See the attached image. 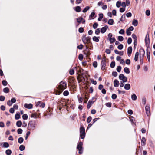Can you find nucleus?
Wrapping results in <instances>:
<instances>
[{
    "instance_id": "6ab92c4d",
    "label": "nucleus",
    "mask_w": 155,
    "mask_h": 155,
    "mask_svg": "<svg viewBox=\"0 0 155 155\" xmlns=\"http://www.w3.org/2000/svg\"><path fill=\"white\" fill-rule=\"evenodd\" d=\"M141 145L143 146H144L146 144V139L144 137H142L141 140Z\"/></svg>"
},
{
    "instance_id": "393cba45",
    "label": "nucleus",
    "mask_w": 155,
    "mask_h": 155,
    "mask_svg": "<svg viewBox=\"0 0 155 155\" xmlns=\"http://www.w3.org/2000/svg\"><path fill=\"white\" fill-rule=\"evenodd\" d=\"M99 17L98 18V20L99 21H101L103 18V15L102 13H100L99 14Z\"/></svg>"
},
{
    "instance_id": "cd10ccee",
    "label": "nucleus",
    "mask_w": 155,
    "mask_h": 155,
    "mask_svg": "<svg viewBox=\"0 0 155 155\" xmlns=\"http://www.w3.org/2000/svg\"><path fill=\"white\" fill-rule=\"evenodd\" d=\"M38 114L36 113L32 114L31 115V117L32 118H37Z\"/></svg>"
},
{
    "instance_id": "603ef678",
    "label": "nucleus",
    "mask_w": 155,
    "mask_h": 155,
    "mask_svg": "<svg viewBox=\"0 0 155 155\" xmlns=\"http://www.w3.org/2000/svg\"><path fill=\"white\" fill-rule=\"evenodd\" d=\"M71 102L70 101H69L68 99V100L66 102L65 105L68 107V105H69Z\"/></svg>"
},
{
    "instance_id": "09e8293b",
    "label": "nucleus",
    "mask_w": 155,
    "mask_h": 155,
    "mask_svg": "<svg viewBox=\"0 0 155 155\" xmlns=\"http://www.w3.org/2000/svg\"><path fill=\"white\" fill-rule=\"evenodd\" d=\"M5 99V97L4 96H0V101H4Z\"/></svg>"
},
{
    "instance_id": "423d86ee",
    "label": "nucleus",
    "mask_w": 155,
    "mask_h": 155,
    "mask_svg": "<svg viewBox=\"0 0 155 155\" xmlns=\"http://www.w3.org/2000/svg\"><path fill=\"white\" fill-rule=\"evenodd\" d=\"M35 105L36 107L39 106L43 108L45 107V104L44 103H42L41 101H39L36 103Z\"/></svg>"
},
{
    "instance_id": "b1692460",
    "label": "nucleus",
    "mask_w": 155,
    "mask_h": 155,
    "mask_svg": "<svg viewBox=\"0 0 155 155\" xmlns=\"http://www.w3.org/2000/svg\"><path fill=\"white\" fill-rule=\"evenodd\" d=\"M124 72L127 74H128L130 73L129 69V68H128L127 67H125L124 68Z\"/></svg>"
},
{
    "instance_id": "f8f14e48",
    "label": "nucleus",
    "mask_w": 155,
    "mask_h": 155,
    "mask_svg": "<svg viewBox=\"0 0 155 155\" xmlns=\"http://www.w3.org/2000/svg\"><path fill=\"white\" fill-rule=\"evenodd\" d=\"M82 143L81 142H80L78 144V145L77 146V149H82Z\"/></svg>"
},
{
    "instance_id": "f257e3e1",
    "label": "nucleus",
    "mask_w": 155,
    "mask_h": 155,
    "mask_svg": "<svg viewBox=\"0 0 155 155\" xmlns=\"http://www.w3.org/2000/svg\"><path fill=\"white\" fill-rule=\"evenodd\" d=\"M67 87L66 83L64 81H61L60 82L59 85L57 87L58 90L55 91L56 94H60L63 90L66 88Z\"/></svg>"
},
{
    "instance_id": "774afa93",
    "label": "nucleus",
    "mask_w": 155,
    "mask_h": 155,
    "mask_svg": "<svg viewBox=\"0 0 155 155\" xmlns=\"http://www.w3.org/2000/svg\"><path fill=\"white\" fill-rule=\"evenodd\" d=\"M83 45L82 44H80L78 46V48L79 49H82L83 48Z\"/></svg>"
},
{
    "instance_id": "c9c22d12",
    "label": "nucleus",
    "mask_w": 155,
    "mask_h": 155,
    "mask_svg": "<svg viewBox=\"0 0 155 155\" xmlns=\"http://www.w3.org/2000/svg\"><path fill=\"white\" fill-rule=\"evenodd\" d=\"M3 91L5 93H7L9 91V89L8 87H5Z\"/></svg>"
},
{
    "instance_id": "2f4dec72",
    "label": "nucleus",
    "mask_w": 155,
    "mask_h": 155,
    "mask_svg": "<svg viewBox=\"0 0 155 155\" xmlns=\"http://www.w3.org/2000/svg\"><path fill=\"white\" fill-rule=\"evenodd\" d=\"M109 39V41H110V43H112L115 41V39L114 37H113L111 38H110Z\"/></svg>"
},
{
    "instance_id": "a211bd4d",
    "label": "nucleus",
    "mask_w": 155,
    "mask_h": 155,
    "mask_svg": "<svg viewBox=\"0 0 155 155\" xmlns=\"http://www.w3.org/2000/svg\"><path fill=\"white\" fill-rule=\"evenodd\" d=\"M22 124V122L20 120L17 121L16 123V125L18 127H21V126Z\"/></svg>"
},
{
    "instance_id": "5701e85b",
    "label": "nucleus",
    "mask_w": 155,
    "mask_h": 155,
    "mask_svg": "<svg viewBox=\"0 0 155 155\" xmlns=\"http://www.w3.org/2000/svg\"><path fill=\"white\" fill-rule=\"evenodd\" d=\"M93 40L95 42H98L99 41V37L94 36L93 38Z\"/></svg>"
},
{
    "instance_id": "4c0bfd02",
    "label": "nucleus",
    "mask_w": 155,
    "mask_h": 155,
    "mask_svg": "<svg viewBox=\"0 0 155 155\" xmlns=\"http://www.w3.org/2000/svg\"><path fill=\"white\" fill-rule=\"evenodd\" d=\"M118 40L120 41H123L124 38L121 36H119L118 38Z\"/></svg>"
},
{
    "instance_id": "c756f323",
    "label": "nucleus",
    "mask_w": 155,
    "mask_h": 155,
    "mask_svg": "<svg viewBox=\"0 0 155 155\" xmlns=\"http://www.w3.org/2000/svg\"><path fill=\"white\" fill-rule=\"evenodd\" d=\"M5 152L7 155H10L12 153L11 150L9 149L7 150Z\"/></svg>"
},
{
    "instance_id": "de8ad7c7",
    "label": "nucleus",
    "mask_w": 155,
    "mask_h": 155,
    "mask_svg": "<svg viewBox=\"0 0 155 155\" xmlns=\"http://www.w3.org/2000/svg\"><path fill=\"white\" fill-rule=\"evenodd\" d=\"M84 31V29L82 27H80L79 28L78 31L80 33H82Z\"/></svg>"
},
{
    "instance_id": "a19ab883",
    "label": "nucleus",
    "mask_w": 155,
    "mask_h": 155,
    "mask_svg": "<svg viewBox=\"0 0 155 155\" xmlns=\"http://www.w3.org/2000/svg\"><path fill=\"white\" fill-rule=\"evenodd\" d=\"M115 66V62H112L110 64V67L113 68H114Z\"/></svg>"
},
{
    "instance_id": "58836bf2",
    "label": "nucleus",
    "mask_w": 155,
    "mask_h": 155,
    "mask_svg": "<svg viewBox=\"0 0 155 155\" xmlns=\"http://www.w3.org/2000/svg\"><path fill=\"white\" fill-rule=\"evenodd\" d=\"M22 130L21 129L19 128L18 129L17 132L19 134H21L22 133Z\"/></svg>"
},
{
    "instance_id": "473e14b6",
    "label": "nucleus",
    "mask_w": 155,
    "mask_h": 155,
    "mask_svg": "<svg viewBox=\"0 0 155 155\" xmlns=\"http://www.w3.org/2000/svg\"><path fill=\"white\" fill-rule=\"evenodd\" d=\"M90 8V7L89 6H86L84 9L83 10V12L84 13L86 12L87 10H88Z\"/></svg>"
},
{
    "instance_id": "bf43d9fd",
    "label": "nucleus",
    "mask_w": 155,
    "mask_h": 155,
    "mask_svg": "<svg viewBox=\"0 0 155 155\" xmlns=\"http://www.w3.org/2000/svg\"><path fill=\"white\" fill-rule=\"evenodd\" d=\"M132 42V39L130 38H129L127 40V43L128 44H130Z\"/></svg>"
},
{
    "instance_id": "9d476101",
    "label": "nucleus",
    "mask_w": 155,
    "mask_h": 155,
    "mask_svg": "<svg viewBox=\"0 0 155 155\" xmlns=\"http://www.w3.org/2000/svg\"><path fill=\"white\" fill-rule=\"evenodd\" d=\"M108 28V27L106 25L105 26L102 27L101 30V33H105L107 30V29Z\"/></svg>"
},
{
    "instance_id": "37998d69",
    "label": "nucleus",
    "mask_w": 155,
    "mask_h": 155,
    "mask_svg": "<svg viewBox=\"0 0 155 155\" xmlns=\"http://www.w3.org/2000/svg\"><path fill=\"white\" fill-rule=\"evenodd\" d=\"M63 94L64 96H67L68 95L69 92L68 91H65L63 92Z\"/></svg>"
},
{
    "instance_id": "4468645a",
    "label": "nucleus",
    "mask_w": 155,
    "mask_h": 155,
    "mask_svg": "<svg viewBox=\"0 0 155 155\" xmlns=\"http://www.w3.org/2000/svg\"><path fill=\"white\" fill-rule=\"evenodd\" d=\"M114 86L115 87H118L119 86V81L117 80H115L114 81Z\"/></svg>"
},
{
    "instance_id": "0e129e2a",
    "label": "nucleus",
    "mask_w": 155,
    "mask_h": 155,
    "mask_svg": "<svg viewBox=\"0 0 155 155\" xmlns=\"http://www.w3.org/2000/svg\"><path fill=\"white\" fill-rule=\"evenodd\" d=\"M126 32L127 35H130L131 34L130 31L127 29V30Z\"/></svg>"
},
{
    "instance_id": "a18cd8bd",
    "label": "nucleus",
    "mask_w": 155,
    "mask_h": 155,
    "mask_svg": "<svg viewBox=\"0 0 155 155\" xmlns=\"http://www.w3.org/2000/svg\"><path fill=\"white\" fill-rule=\"evenodd\" d=\"M121 69V67L120 66H118L117 68V71L118 72H120Z\"/></svg>"
},
{
    "instance_id": "79ce46f5",
    "label": "nucleus",
    "mask_w": 155,
    "mask_h": 155,
    "mask_svg": "<svg viewBox=\"0 0 155 155\" xmlns=\"http://www.w3.org/2000/svg\"><path fill=\"white\" fill-rule=\"evenodd\" d=\"M123 45L120 44L118 46L117 48L120 50H121L123 49Z\"/></svg>"
},
{
    "instance_id": "1a4fd4ad",
    "label": "nucleus",
    "mask_w": 155,
    "mask_h": 155,
    "mask_svg": "<svg viewBox=\"0 0 155 155\" xmlns=\"http://www.w3.org/2000/svg\"><path fill=\"white\" fill-rule=\"evenodd\" d=\"M150 107L149 106H146L145 107V110L146 111V113L147 116H149L150 115Z\"/></svg>"
},
{
    "instance_id": "680f3d73",
    "label": "nucleus",
    "mask_w": 155,
    "mask_h": 155,
    "mask_svg": "<svg viewBox=\"0 0 155 155\" xmlns=\"http://www.w3.org/2000/svg\"><path fill=\"white\" fill-rule=\"evenodd\" d=\"M74 71L73 69H71L69 71L70 74L71 75H73L74 73Z\"/></svg>"
},
{
    "instance_id": "864d4df0",
    "label": "nucleus",
    "mask_w": 155,
    "mask_h": 155,
    "mask_svg": "<svg viewBox=\"0 0 155 155\" xmlns=\"http://www.w3.org/2000/svg\"><path fill=\"white\" fill-rule=\"evenodd\" d=\"M126 16L127 17H130L132 16V14L130 12H128L126 13Z\"/></svg>"
},
{
    "instance_id": "6e6552de",
    "label": "nucleus",
    "mask_w": 155,
    "mask_h": 155,
    "mask_svg": "<svg viewBox=\"0 0 155 155\" xmlns=\"http://www.w3.org/2000/svg\"><path fill=\"white\" fill-rule=\"evenodd\" d=\"M24 107L28 109H30L32 108L33 107V105L31 104H25L24 105Z\"/></svg>"
},
{
    "instance_id": "a878e982",
    "label": "nucleus",
    "mask_w": 155,
    "mask_h": 155,
    "mask_svg": "<svg viewBox=\"0 0 155 155\" xmlns=\"http://www.w3.org/2000/svg\"><path fill=\"white\" fill-rule=\"evenodd\" d=\"M108 24L110 25H112L114 23V20L113 19H110L109 20L108 22Z\"/></svg>"
},
{
    "instance_id": "6e6d98bb",
    "label": "nucleus",
    "mask_w": 155,
    "mask_h": 155,
    "mask_svg": "<svg viewBox=\"0 0 155 155\" xmlns=\"http://www.w3.org/2000/svg\"><path fill=\"white\" fill-rule=\"evenodd\" d=\"M91 119H92V118L91 117H90V116L89 117L87 118V122L88 123H89V122H90L91 120Z\"/></svg>"
},
{
    "instance_id": "aec40b11",
    "label": "nucleus",
    "mask_w": 155,
    "mask_h": 155,
    "mask_svg": "<svg viewBox=\"0 0 155 155\" xmlns=\"http://www.w3.org/2000/svg\"><path fill=\"white\" fill-rule=\"evenodd\" d=\"M105 63H106V61H105V58H103L102 59V61H101V64L102 65V68L103 67V66H104L105 67Z\"/></svg>"
},
{
    "instance_id": "7c9ffc66",
    "label": "nucleus",
    "mask_w": 155,
    "mask_h": 155,
    "mask_svg": "<svg viewBox=\"0 0 155 155\" xmlns=\"http://www.w3.org/2000/svg\"><path fill=\"white\" fill-rule=\"evenodd\" d=\"M19 149L21 151H22L25 150V147L23 145H21L20 146Z\"/></svg>"
},
{
    "instance_id": "20e7f679",
    "label": "nucleus",
    "mask_w": 155,
    "mask_h": 155,
    "mask_svg": "<svg viewBox=\"0 0 155 155\" xmlns=\"http://www.w3.org/2000/svg\"><path fill=\"white\" fill-rule=\"evenodd\" d=\"M119 78L120 80L122 81V82L123 83L126 82L127 81V78L123 74H120Z\"/></svg>"
},
{
    "instance_id": "e2e57ef3",
    "label": "nucleus",
    "mask_w": 155,
    "mask_h": 155,
    "mask_svg": "<svg viewBox=\"0 0 155 155\" xmlns=\"http://www.w3.org/2000/svg\"><path fill=\"white\" fill-rule=\"evenodd\" d=\"M117 95L115 94H112V98L113 99H115L117 98Z\"/></svg>"
},
{
    "instance_id": "338daca9",
    "label": "nucleus",
    "mask_w": 155,
    "mask_h": 155,
    "mask_svg": "<svg viewBox=\"0 0 155 155\" xmlns=\"http://www.w3.org/2000/svg\"><path fill=\"white\" fill-rule=\"evenodd\" d=\"M2 84L3 85L6 86L7 85V83L5 81L3 80L2 81Z\"/></svg>"
},
{
    "instance_id": "39448f33",
    "label": "nucleus",
    "mask_w": 155,
    "mask_h": 155,
    "mask_svg": "<svg viewBox=\"0 0 155 155\" xmlns=\"http://www.w3.org/2000/svg\"><path fill=\"white\" fill-rule=\"evenodd\" d=\"M28 128L29 130H34L35 129L34 124L32 122H30L28 124Z\"/></svg>"
},
{
    "instance_id": "69168bd1",
    "label": "nucleus",
    "mask_w": 155,
    "mask_h": 155,
    "mask_svg": "<svg viewBox=\"0 0 155 155\" xmlns=\"http://www.w3.org/2000/svg\"><path fill=\"white\" fill-rule=\"evenodd\" d=\"M93 66L95 68H96L97 67V62H94L93 64Z\"/></svg>"
},
{
    "instance_id": "bb28decb",
    "label": "nucleus",
    "mask_w": 155,
    "mask_h": 155,
    "mask_svg": "<svg viewBox=\"0 0 155 155\" xmlns=\"http://www.w3.org/2000/svg\"><path fill=\"white\" fill-rule=\"evenodd\" d=\"M116 6L117 8H119L121 6V2L118 1L116 3Z\"/></svg>"
},
{
    "instance_id": "c03bdc74",
    "label": "nucleus",
    "mask_w": 155,
    "mask_h": 155,
    "mask_svg": "<svg viewBox=\"0 0 155 155\" xmlns=\"http://www.w3.org/2000/svg\"><path fill=\"white\" fill-rule=\"evenodd\" d=\"M119 33L120 34H124L125 31L124 29H121L119 31Z\"/></svg>"
},
{
    "instance_id": "ea45409f",
    "label": "nucleus",
    "mask_w": 155,
    "mask_h": 155,
    "mask_svg": "<svg viewBox=\"0 0 155 155\" xmlns=\"http://www.w3.org/2000/svg\"><path fill=\"white\" fill-rule=\"evenodd\" d=\"M3 146L4 147L7 148L9 147V144L7 142H5L3 144Z\"/></svg>"
},
{
    "instance_id": "2eb2a0df",
    "label": "nucleus",
    "mask_w": 155,
    "mask_h": 155,
    "mask_svg": "<svg viewBox=\"0 0 155 155\" xmlns=\"http://www.w3.org/2000/svg\"><path fill=\"white\" fill-rule=\"evenodd\" d=\"M138 24V21L137 20L134 19L132 21V25H133L136 26H137Z\"/></svg>"
},
{
    "instance_id": "052dcab7",
    "label": "nucleus",
    "mask_w": 155,
    "mask_h": 155,
    "mask_svg": "<svg viewBox=\"0 0 155 155\" xmlns=\"http://www.w3.org/2000/svg\"><path fill=\"white\" fill-rule=\"evenodd\" d=\"M30 131H28L27 132V133H26V137L25 138V139H26V140L27 139L28 136L30 135Z\"/></svg>"
},
{
    "instance_id": "f03ea898",
    "label": "nucleus",
    "mask_w": 155,
    "mask_h": 155,
    "mask_svg": "<svg viewBox=\"0 0 155 155\" xmlns=\"http://www.w3.org/2000/svg\"><path fill=\"white\" fill-rule=\"evenodd\" d=\"M82 40L83 43L85 44H88L90 42L91 38L86 35H83L82 37Z\"/></svg>"
},
{
    "instance_id": "4be33fe9",
    "label": "nucleus",
    "mask_w": 155,
    "mask_h": 155,
    "mask_svg": "<svg viewBox=\"0 0 155 155\" xmlns=\"http://www.w3.org/2000/svg\"><path fill=\"white\" fill-rule=\"evenodd\" d=\"M75 10L77 12H79L81 11V8L79 6H77L75 7Z\"/></svg>"
},
{
    "instance_id": "3c124183",
    "label": "nucleus",
    "mask_w": 155,
    "mask_h": 155,
    "mask_svg": "<svg viewBox=\"0 0 155 155\" xmlns=\"http://www.w3.org/2000/svg\"><path fill=\"white\" fill-rule=\"evenodd\" d=\"M100 32V30L99 28L97 29L95 31V33L98 35Z\"/></svg>"
},
{
    "instance_id": "f3484780",
    "label": "nucleus",
    "mask_w": 155,
    "mask_h": 155,
    "mask_svg": "<svg viewBox=\"0 0 155 155\" xmlns=\"http://www.w3.org/2000/svg\"><path fill=\"white\" fill-rule=\"evenodd\" d=\"M132 51V48L131 47H129L127 49V53L128 54H131Z\"/></svg>"
},
{
    "instance_id": "e433bc0d",
    "label": "nucleus",
    "mask_w": 155,
    "mask_h": 155,
    "mask_svg": "<svg viewBox=\"0 0 155 155\" xmlns=\"http://www.w3.org/2000/svg\"><path fill=\"white\" fill-rule=\"evenodd\" d=\"M28 116L26 114H24L22 116V118L24 120H26L28 119Z\"/></svg>"
},
{
    "instance_id": "13d9d810",
    "label": "nucleus",
    "mask_w": 155,
    "mask_h": 155,
    "mask_svg": "<svg viewBox=\"0 0 155 155\" xmlns=\"http://www.w3.org/2000/svg\"><path fill=\"white\" fill-rule=\"evenodd\" d=\"M14 111L15 110L14 109V108H11L9 110V112L12 114L14 112Z\"/></svg>"
},
{
    "instance_id": "49530a36",
    "label": "nucleus",
    "mask_w": 155,
    "mask_h": 155,
    "mask_svg": "<svg viewBox=\"0 0 155 155\" xmlns=\"http://www.w3.org/2000/svg\"><path fill=\"white\" fill-rule=\"evenodd\" d=\"M125 10V8H121L120 9V12H123Z\"/></svg>"
},
{
    "instance_id": "dca6fc26",
    "label": "nucleus",
    "mask_w": 155,
    "mask_h": 155,
    "mask_svg": "<svg viewBox=\"0 0 155 155\" xmlns=\"http://www.w3.org/2000/svg\"><path fill=\"white\" fill-rule=\"evenodd\" d=\"M124 88L126 90H128L130 88V85L129 84H126L124 86Z\"/></svg>"
},
{
    "instance_id": "5fc2aeb1",
    "label": "nucleus",
    "mask_w": 155,
    "mask_h": 155,
    "mask_svg": "<svg viewBox=\"0 0 155 155\" xmlns=\"http://www.w3.org/2000/svg\"><path fill=\"white\" fill-rule=\"evenodd\" d=\"M146 14L147 16H149L150 14V12L149 10H147L146 11Z\"/></svg>"
},
{
    "instance_id": "c85d7f7f",
    "label": "nucleus",
    "mask_w": 155,
    "mask_h": 155,
    "mask_svg": "<svg viewBox=\"0 0 155 155\" xmlns=\"http://www.w3.org/2000/svg\"><path fill=\"white\" fill-rule=\"evenodd\" d=\"M23 141L24 139L21 137L19 138L18 140V142L20 144L21 143L23 142Z\"/></svg>"
},
{
    "instance_id": "412c9836",
    "label": "nucleus",
    "mask_w": 155,
    "mask_h": 155,
    "mask_svg": "<svg viewBox=\"0 0 155 155\" xmlns=\"http://www.w3.org/2000/svg\"><path fill=\"white\" fill-rule=\"evenodd\" d=\"M138 56L139 53L138 52H137L135 54L134 57V60L136 61H137L138 60Z\"/></svg>"
},
{
    "instance_id": "4d7b16f0",
    "label": "nucleus",
    "mask_w": 155,
    "mask_h": 155,
    "mask_svg": "<svg viewBox=\"0 0 155 155\" xmlns=\"http://www.w3.org/2000/svg\"><path fill=\"white\" fill-rule=\"evenodd\" d=\"M105 104L108 107H111V103L110 102L106 103Z\"/></svg>"
},
{
    "instance_id": "9b49d317",
    "label": "nucleus",
    "mask_w": 155,
    "mask_h": 155,
    "mask_svg": "<svg viewBox=\"0 0 155 155\" xmlns=\"http://www.w3.org/2000/svg\"><path fill=\"white\" fill-rule=\"evenodd\" d=\"M93 103L94 102L90 100L87 103V108L88 109L90 108Z\"/></svg>"
},
{
    "instance_id": "0eeeda50",
    "label": "nucleus",
    "mask_w": 155,
    "mask_h": 155,
    "mask_svg": "<svg viewBox=\"0 0 155 155\" xmlns=\"http://www.w3.org/2000/svg\"><path fill=\"white\" fill-rule=\"evenodd\" d=\"M77 22L79 23H80L82 21V23L84 24L85 22V21L83 18L81 17H79L77 19Z\"/></svg>"
},
{
    "instance_id": "8fccbe9b",
    "label": "nucleus",
    "mask_w": 155,
    "mask_h": 155,
    "mask_svg": "<svg viewBox=\"0 0 155 155\" xmlns=\"http://www.w3.org/2000/svg\"><path fill=\"white\" fill-rule=\"evenodd\" d=\"M98 26V24L97 23H95L93 25V28L94 29H96L97 27Z\"/></svg>"
},
{
    "instance_id": "7ed1b4c3",
    "label": "nucleus",
    "mask_w": 155,
    "mask_h": 155,
    "mask_svg": "<svg viewBox=\"0 0 155 155\" xmlns=\"http://www.w3.org/2000/svg\"><path fill=\"white\" fill-rule=\"evenodd\" d=\"M80 136L81 139H84L85 136V129L83 127H81L80 129Z\"/></svg>"
},
{
    "instance_id": "72a5a7b5",
    "label": "nucleus",
    "mask_w": 155,
    "mask_h": 155,
    "mask_svg": "<svg viewBox=\"0 0 155 155\" xmlns=\"http://www.w3.org/2000/svg\"><path fill=\"white\" fill-rule=\"evenodd\" d=\"M20 115L19 114L17 113L16 114L15 116V118L16 120H18L20 118Z\"/></svg>"
},
{
    "instance_id": "f704fd0d",
    "label": "nucleus",
    "mask_w": 155,
    "mask_h": 155,
    "mask_svg": "<svg viewBox=\"0 0 155 155\" xmlns=\"http://www.w3.org/2000/svg\"><path fill=\"white\" fill-rule=\"evenodd\" d=\"M131 98L133 100H136L137 97L135 94H133L131 96Z\"/></svg>"
},
{
    "instance_id": "ddd939ff",
    "label": "nucleus",
    "mask_w": 155,
    "mask_h": 155,
    "mask_svg": "<svg viewBox=\"0 0 155 155\" xmlns=\"http://www.w3.org/2000/svg\"><path fill=\"white\" fill-rule=\"evenodd\" d=\"M84 52V54H85L87 56H88L90 54V51L88 49L85 50Z\"/></svg>"
}]
</instances>
